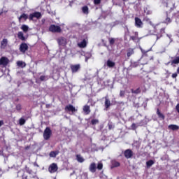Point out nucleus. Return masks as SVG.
I'll return each instance as SVG.
<instances>
[{
	"label": "nucleus",
	"mask_w": 179,
	"mask_h": 179,
	"mask_svg": "<svg viewBox=\"0 0 179 179\" xmlns=\"http://www.w3.org/2000/svg\"><path fill=\"white\" fill-rule=\"evenodd\" d=\"M97 169V166L96 165V163L92 162L89 167V170L91 173H94L96 171V169Z\"/></svg>",
	"instance_id": "nucleus-15"
},
{
	"label": "nucleus",
	"mask_w": 179,
	"mask_h": 179,
	"mask_svg": "<svg viewBox=\"0 0 179 179\" xmlns=\"http://www.w3.org/2000/svg\"><path fill=\"white\" fill-rule=\"evenodd\" d=\"M108 41H109L110 45H114V44L115 43V41H117V39L115 38H109Z\"/></svg>",
	"instance_id": "nucleus-28"
},
{
	"label": "nucleus",
	"mask_w": 179,
	"mask_h": 179,
	"mask_svg": "<svg viewBox=\"0 0 179 179\" xmlns=\"http://www.w3.org/2000/svg\"><path fill=\"white\" fill-rule=\"evenodd\" d=\"M51 135H52V131L50 127H46L43 131V138L45 141H48L51 138Z\"/></svg>",
	"instance_id": "nucleus-1"
},
{
	"label": "nucleus",
	"mask_w": 179,
	"mask_h": 179,
	"mask_svg": "<svg viewBox=\"0 0 179 179\" xmlns=\"http://www.w3.org/2000/svg\"><path fill=\"white\" fill-rule=\"evenodd\" d=\"M83 111L86 115L90 114V106L85 105L83 107Z\"/></svg>",
	"instance_id": "nucleus-20"
},
{
	"label": "nucleus",
	"mask_w": 179,
	"mask_h": 179,
	"mask_svg": "<svg viewBox=\"0 0 179 179\" xmlns=\"http://www.w3.org/2000/svg\"><path fill=\"white\" fill-rule=\"evenodd\" d=\"M19 124H20V125H24V124H26V120H24V118H23V117H21L19 120Z\"/></svg>",
	"instance_id": "nucleus-29"
},
{
	"label": "nucleus",
	"mask_w": 179,
	"mask_h": 179,
	"mask_svg": "<svg viewBox=\"0 0 179 179\" xmlns=\"http://www.w3.org/2000/svg\"><path fill=\"white\" fill-rule=\"evenodd\" d=\"M136 37H138V32H135V36Z\"/></svg>",
	"instance_id": "nucleus-55"
},
{
	"label": "nucleus",
	"mask_w": 179,
	"mask_h": 179,
	"mask_svg": "<svg viewBox=\"0 0 179 179\" xmlns=\"http://www.w3.org/2000/svg\"><path fill=\"white\" fill-rule=\"evenodd\" d=\"M48 171L51 174H54V173H57L58 171V165L55 163H52L48 167Z\"/></svg>",
	"instance_id": "nucleus-3"
},
{
	"label": "nucleus",
	"mask_w": 179,
	"mask_h": 179,
	"mask_svg": "<svg viewBox=\"0 0 179 179\" xmlns=\"http://www.w3.org/2000/svg\"><path fill=\"white\" fill-rule=\"evenodd\" d=\"M111 106V101L108 99V96H105V107L108 108Z\"/></svg>",
	"instance_id": "nucleus-18"
},
{
	"label": "nucleus",
	"mask_w": 179,
	"mask_h": 179,
	"mask_svg": "<svg viewBox=\"0 0 179 179\" xmlns=\"http://www.w3.org/2000/svg\"><path fill=\"white\" fill-rule=\"evenodd\" d=\"M34 166H36V167H40V166H38V164H37L36 162H35V163L34 164Z\"/></svg>",
	"instance_id": "nucleus-52"
},
{
	"label": "nucleus",
	"mask_w": 179,
	"mask_h": 179,
	"mask_svg": "<svg viewBox=\"0 0 179 179\" xmlns=\"http://www.w3.org/2000/svg\"><path fill=\"white\" fill-rule=\"evenodd\" d=\"M159 38H160V37H159V36H157V40H159Z\"/></svg>",
	"instance_id": "nucleus-56"
},
{
	"label": "nucleus",
	"mask_w": 179,
	"mask_h": 179,
	"mask_svg": "<svg viewBox=\"0 0 179 179\" xmlns=\"http://www.w3.org/2000/svg\"><path fill=\"white\" fill-rule=\"evenodd\" d=\"M57 41L60 47H65L66 44H68V41L66 39L65 37L63 36L57 38Z\"/></svg>",
	"instance_id": "nucleus-2"
},
{
	"label": "nucleus",
	"mask_w": 179,
	"mask_h": 179,
	"mask_svg": "<svg viewBox=\"0 0 179 179\" xmlns=\"http://www.w3.org/2000/svg\"><path fill=\"white\" fill-rule=\"evenodd\" d=\"M165 23H171V19H170V17H166Z\"/></svg>",
	"instance_id": "nucleus-45"
},
{
	"label": "nucleus",
	"mask_w": 179,
	"mask_h": 179,
	"mask_svg": "<svg viewBox=\"0 0 179 179\" xmlns=\"http://www.w3.org/2000/svg\"><path fill=\"white\" fill-rule=\"evenodd\" d=\"M2 125H3V120H0V127H1Z\"/></svg>",
	"instance_id": "nucleus-51"
},
{
	"label": "nucleus",
	"mask_w": 179,
	"mask_h": 179,
	"mask_svg": "<svg viewBox=\"0 0 179 179\" xmlns=\"http://www.w3.org/2000/svg\"><path fill=\"white\" fill-rule=\"evenodd\" d=\"M131 93H134V94H139V93H141V88H137L135 90H131Z\"/></svg>",
	"instance_id": "nucleus-30"
},
{
	"label": "nucleus",
	"mask_w": 179,
	"mask_h": 179,
	"mask_svg": "<svg viewBox=\"0 0 179 179\" xmlns=\"http://www.w3.org/2000/svg\"><path fill=\"white\" fill-rule=\"evenodd\" d=\"M108 128L109 129H113V124H108Z\"/></svg>",
	"instance_id": "nucleus-49"
},
{
	"label": "nucleus",
	"mask_w": 179,
	"mask_h": 179,
	"mask_svg": "<svg viewBox=\"0 0 179 179\" xmlns=\"http://www.w3.org/2000/svg\"><path fill=\"white\" fill-rule=\"evenodd\" d=\"M91 123L92 124V125H96V124H99V120L94 119L91 121Z\"/></svg>",
	"instance_id": "nucleus-36"
},
{
	"label": "nucleus",
	"mask_w": 179,
	"mask_h": 179,
	"mask_svg": "<svg viewBox=\"0 0 179 179\" xmlns=\"http://www.w3.org/2000/svg\"><path fill=\"white\" fill-rule=\"evenodd\" d=\"M96 169L98 170H101L103 169V163L99 162Z\"/></svg>",
	"instance_id": "nucleus-38"
},
{
	"label": "nucleus",
	"mask_w": 179,
	"mask_h": 179,
	"mask_svg": "<svg viewBox=\"0 0 179 179\" xmlns=\"http://www.w3.org/2000/svg\"><path fill=\"white\" fill-rule=\"evenodd\" d=\"M17 65L20 68H25L26 67V63L24 62H22V61L17 62Z\"/></svg>",
	"instance_id": "nucleus-21"
},
{
	"label": "nucleus",
	"mask_w": 179,
	"mask_h": 179,
	"mask_svg": "<svg viewBox=\"0 0 179 179\" xmlns=\"http://www.w3.org/2000/svg\"><path fill=\"white\" fill-rule=\"evenodd\" d=\"M27 50H29V45H27L26 43H22L20 45V51L22 52V54H24Z\"/></svg>",
	"instance_id": "nucleus-6"
},
{
	"label": "nucleus",
	"mask_w": 179,
	"mask_h": 179,
	"mask_svg": "<svg viewBox=\"0 0 179 179\" xmlns=\"http://www.w3.org/2000/svg\"><path fill=\"white\" fill-rule=\"evenodd\" d=\"M177 76H178L177 73H174L172 74V78H173V79H176V78H177Z\"/></svg>",
	"instance_id": "nucleus-47"
},
{
	"label": "nucleus",
	"mask_w": 179,
	"mask_h": 179,
	"mask_svg": "<svg viewBox=\"0 0 179 179\" xmlns=\"http://www.w3.org/2000/svg\"><path fill=\"white\" fill-rule=\"evenodd\" d=\"M42 22H44V20H42Z\"/></svg>",
	"instance_id": "nucleus-58"
},
{
	"label": "nucleus",
	"mask_w": 179,
	"mask_h": 179,
	"mask_svg": "<svg viewBox=\"0 0 179 179\" xmlns=\"http://www.w3.org/2000/svg\"><path fill=\"white\" fill-rule=\"evenodd\" d=\"M166 36H167V37H169V38H170L171 43V41H173V39L171 38V35L166 34Z\"/></svg>",
	"instance_id": "nucleus-48"
},
{
	"label": "nucleus",
	"mask_w": 179,
	"mask_h": 179,
	"mask_svg": "<svg viewBox=\"0 0 179 179\" xmlns=\"http://www.w3.org/2000/svg\"><path fill=\"white\" fill-rule=\"evenodd\" d=\"M22 30L23 31L24 33H27V31H29V26L26 25V24H23L21 27Z\"/></svg>",
	"instance_id": "nucleus-27"
},
{
	"label": "nucleus",
	"mask_w": 179,
	"mask_h": 179,
	"mask_svg": "<svg viewBox=\"0 0 179 179\" xmlns=\"http://www.w3.org/2000/svg\"><path fill=\"white\" fill-rule=\"evenodd\" d=\"M168 128L172 131H178L179 129V127L176 124H170L168 126Z\"/></svg>",
	"instance_id": "nucleus-19"
},
{
	"label": "nucleus",
	"mask_w": 179,
	"mask_h": 179,
	"mask_svg": "<svg viewBox=\"0 0 179 179\" xmlns=\"http://www.w3.org/2000/svg\"><path fill=\"white\" fill-rule=\"evenodd\" d=\"M82 11L85 15L89 14V7L87 6H85L82 8Z\"/></svg>",
	"instance_id": "nucleus-22"
},
{
	"label": "nucleus",
	"mask_w": 179,
	"mask_h": 179,
	"mask_svg": "<svg viewBox=\"0 0 179 179\" xmlns=\"http://www.w3.org/2000/svg\"><path fill=\"white\" fill-rule=\"evenodd\" d=\"M171 64H179V57H176L173 60H172Z\"/></svg>",
	"instance_id": "nucleus-31"
},
{
	"label": "nucleus",
	"mask_w": 179,
	"mask_h": 179,
	"mask_svg": "<svg viewBox=\"0 0 179 179\" xmlns=\"http://www.w3.org/2000/svg\"><path fill=\"white\" fill-rule=\"evenodd\" d=\"M131 129H133L134 131H135V129H136V124L135 123H133L131 126Z\"/></svg>",
	"instance_id": "nucleus-44"
},
{
	"label": "nucleus",
	"mask_w": 179,
	"mask_h": 179,
	"mask_svg": "<svg viewBox=\"0 0 179 179\" xmlns=\"http://www.w3.org/2000/svg\"><path fill=\"white\" fill-rule=\"evenodd\" d=\"M46 107H48V105H46Z\"/></svg>",
	"instance_id": "nucleus-59"
},
{
	"label": "nucleus",
	"mask_w": 179,
	"mask_h": 179,
	"mask_svg": "<svg viewBox=\"0 0 179 179\" xmlns=\"http://www.w3.org/2000/svg\"><path fill=\"white\" fill-rule=\"evenodd\" d=\"M65 111L75 113V111H76V108H75V107L73 106L70 104V105H67L65 107Z\"/></svg>",
	"instance_id": "nucleus-11"
},
{
	"label": "nucleus",
	"mask_w": 179,
	"mask_h": 179,
	"mask_svg": "<svg viewBox=\"0 0 179 179\" xmlns=\"http://www.w3.org/2000/svg\"><path fill=\"white\" fill-rule=\"evenodd\" d=\"M46 107H48V105H46Z\"/></svg>",
	"instance_id": "nucleus-60"
},
{
	"label": "nucleus",
	"mask_w": 179,
	"mask_h": 179,
	"mask_svg": "<svg viewBox=\"0 0 179 179\" xmlns=\"http://www.w3.org/2000/svg\"><path fill=\"white\" fill-rule=\"evenodd\" d=\"M25 170H26L27 173H28V174H33V171L31 169H30V168L26 167Z\"/></svg>",
	"instance_id": "nucleus-39"
},
{
	"label": "nucleus",
	"mask_w": 179,
	"mask_h": 179,
	"mask_svg": "<svg viewBox=\"0 0 179 179\" xmlns=\"http://www.w3.org/2000/svg\"><path fill=\"white\" fill-rule=\"evenodd\" d=\"M40 80H41L42 82H44V80H48V76H41L40 77Z\"/></svg>",
	"instance_id": "nucleus-32"
},
{
	"label": "nucleus",
	"mask_w": 179,
	"mask_h": 179,
	"mask_svg": "<svg viewBox=\"0 0 179 179\" xmlns=\"http://www.w3.org/2000/svg\"><path fill=\"white\" fill-rule=\"evenodd\" d=\"M90 58V56L87 57V56H85V62H87L89 59Z\"/></svg>",
	"instance_id": "nucleus-50"
},
{
	"label": "nucleus",
	"mask_w": 179,
	"mask_h": 179,
	"mask_svg": "<svg viewBox=\"0 0 179 179\" xmlns=\"http://www.w3.org/2000/svg\"><path fill=\"white\" fill-rule=\"evenodd\" d=\"M106 66H108V68H114V66H115V62H113L110 59H108L106 62Z\"/></svg>",
	"instance_id": "nucleus-17"
},
{
	"label": "nucleus",
	"mask_w": 179,
	"mask_h": 179,
	"mask_svg": "<svg viewBox=\"0 0 179 179\" xmlns=\"http://www.w3.org/2000/svg\"><path fill=\"white\" fill-rule=\"evenodd\" d=\"M76 159H77V162H78L79 163H83V162H85V158L81 157L80 155H77Z\"/></svg>",
	"instance_id": "nucleus-24"
},
{
	"label": "nucleus",
	"mask_w": 179,
	"mask_h": 179,
	"mask_svg": "<svg viewBox=\"0 0 179 179\" xmlns=\"http://www.w3.org/2000/svg\"><path fill=\"white\" fill-rule=\"evenodd\" d=\"M49 30L50 31H52V33H61V27L52 24L50 25Z\"/></svg>",
	"instance_id": "nucleus-4"
},
{
	"label": "nucleus",
	"mask_w": 179,
	"mask_h": 179,
	"mask_svg": "<svg viewBox=\"0 0 179 179\" xmlns=\"http://www.w3.org/2000/svg\"><path fill=\"white\" fill-rule=\"evenodd\" d=\"M9 62V60L6 57H1L0 59V65H3V66H6Z\"/></svg>",
	"instance_id": "nucleus-13"
},
{
	"label": "nucleus",
	"mask_w": 179,
	"mask_h": 179,
	"mask_svg": "<svg viewBox=\"0 0 179 179\" xmlns=\"http://www.w3.org/2000/svg\"><path fill=\"white\" fill-rule=\"evenodd\" d=\"M71 69L73 73L78 72L80 69V64L71 65Z\"/></svg>",
	"instance_id": "nucleus-10"
},
{
	"label": "nucleus",
	"mask_w": 179,
	"mask_h": 179,
	"mask_svg": "<svg viewBox=\"0 0 179 179\" xmlns=\"http://www.w3.org/2000/svg\"><path fill=\"white\" fill-rule=\"evenodd\" d=\"M101 2V0H94V5H99Z\"/></svg>",
	"instance_id": "nucleus-43"
},
{
	"label": "nucleus",
	"mask_w": 179,
	"mask_h": 179,
	"mask_svg": "<svg viewBox=\"0 0 179 179\" xmlns=\"http://www.w3.org/2000/svg\"><path fill=\"white\" fill-rule=\"evenodd\" d=\"M87 45V42L86 41V39H83L81 42L78 43V46L80 48H85Z\"/></svg>",
	"instance_id": "nucleus-14"
},
{
	"label": "nucleus",
	"mask_w": 179,
	"mask_h": 179,
	"mask_svg": "<svg viewBox=\"0 0 179 179\" xmlns=\"http://www.w3.org/2000/svg\"><path fill=\"white\" fill-rule=\"evenodd\" d=\"M157 115H158V117L160 118V120H164L165 118L164 115L161 113L159 109L157 110Z\"/></svg>",
	"instance_id": "nucleus-25"
},
{
	"label": "nucleus",
	"mask_w": 179,
	"mask_h": 179,
	"mask_svg": "<svg viewBox=\"0 0 179 179\" xmlns=\"http://www.w3.org/2000/svg\"><path fill=\"white\" fill-rule=\"evenodd\" d=\"M134 53H135V52L134 51V49L129 48L127 50V55L128 58H129V57H131V55H134Z\"/></svg>",
	"instance_id": "nucleus-23"
},
{
	"label": "nucleus",
	"mask_w": 179,
	"mask_h": 179,
	"mask_svg": "<svg viewBox=\"0 0 179 179\" xmlns=\"http://www.w3.org/2000/svg\"><path fill=\"white\" fill-rule=\"evenodd\" d=\"M125 94V92L124 91H120V97H124V95Z\"/></svg>",
	"instance_id": "nucleus-46"
},
{
	"label": "nucleus",
	"mask_w": 179,
	"mask_h": 179,
	"mask_svg": "<svg viewBox=\"0 0 179 179\" xmlns=\"http://www.w3.org/2000/svg\"><path fill=\"white\" fill-rule=\"evenodd\" d=\"M16 110H17V111H20V110H22V105L17 104V105L16 106Z\"/></svg>",
	"instance_id": "nucleus-42"
},
{
	"label": "nucleus",
	"mask_w": 179,
	"mask_h": 179,
	"mask_svg": "<svg viewBox=\"0 0 179 179\" xmlns=\"http://www.w3.org/2000/svg\"><path fill=\"white\" fill-rule=\"evenodd\" d=\"M132 156H134L132 150L128 149L124 151V157H126V159H131Z\"/></svg>",
	"instance_id": "nucleus-8"
},
{
	"label": "nucleus",
	"mask_w": 179,
	"mask_h": 179,
	"mask_svg": "<svg viewBox=\"0 0 179 179\" xmlns=\"http://www.w3.org/2000/svg\"><path fill=\"white\" fill-rule=\"evenodd\" d=\"M112 166H113V167H119L120 162H113L112 163Z\"/></svg>",
	"instance_id": "nucleus-37"
},
{
	"label": "nucleus",
	"mask_w": 179,
	"mask_h": 179,
	"mask_svg": "<svg viewBox=\"0 0 179 179\" xmlns=\"http://www.w3.org/2000/svg\"><path fill=\"white\" fill-rule=\"evenodd\" d=\"M27 19H29V15H27V14H25V13H23L18 17V20L20 22H26Z\"/></svg>",
	"instance_id": "nucleus-9"
},
{
	"label": "nucleus",
	"mask_w": 179,
	"mask_h": 179,
	"mask_svg": "<svg viewBox=\"0 0 179 179\" xmlns=\"http://www.w3.org/2000/svg\"><path fill=\"white\" fill-rule=\"evenodd\" d=\"M1 50H5L8 47V39L3 38L1 42Z\"/></svg>",
	"instance_id": "nucleus-12"
},
{
	"label": "nucleus",
	"mask_w": 179,
	"mask_h": 179,
	"mask_svg": "<svg viewBox=\"0 0 179 179\" xmlns=\"http://www.w3.org/2000/svg\"><path fill=\"white\" fill-rule=\"evenodd\" d=\"M0 153H1V151H0Z\"/></svg>",
	"instance_id": "nucleus-61"
},
{
	"label": "nucleus",
	"mask_w": 179,
	"mask_h": 179,
	"mask_svg": "<svg viewBox=\"0 0 179 179\" xmlns=\"http://www.w3.org/2000/svg\"><path fill=\"white\" fill-rule=\"evenodd\" d=\"M153 164H155V161H153V160H149L146 162V166H147L148 169H150V167H152V166H153Z\"/></svg>",
	"instance_id": "nucleus-26"
},
{
	"label": "nucleus",
	"mask_w": 179,
	"mask_h": 179,
	"mask_svg": "<svg viewBox=\"0 0 179 179\" xmlns=\"http://www.w3.org/2000/svg\"><path fill=\"white\" fill-rule=\"evenodd\" d=\"M22 178H24V175H22Z\"/></svg>",
	"instance_id": "nucleus-57"
},
{
	"label": "nucleus",
	"mask_w": 179,
	"mask_h": 179,
	"mask_svg": "<svg viewBox=\"0 0 179 179\" xmlns=\"http://www.w3.org/2000/svg\"><path fill=\"white\" fill-rule=\"evenodd\" d=\"M3 13V10H1V11H0V15H2Z\"/></svg>",
	"instance_id": "nucleus-54"
},
{
	"label": "nucleus",
	"mask_w": 179,
	"mask_h": 179,
	"mask_svg": "<svg viewBox=\"0 0 179 179\" xmlns=\"http://www.w3.org/2000/svg\"><path fill=\"white\" fill-rule=\"evenodd\" d=\"M139 66V63L137 62H134L131 63L132 68H136V66Z\"/></svg>",
	"instance_id": "nucleus-35"
},
{
	"label": "nucleus",
	"mask_w": 179,
	"mask_h": 179,
	"mask_svg": "<svg viewBox=\"0 0 179 179\" xmlns=\"http://www.w3.org/2000/svg\"><path fill=\"white\" fill-rule=\"evenodd\" d=\"M140 50H141L142 54H143V55H145V54H146V52H149V51H150L151 49H150V50H147V51H145V50H143L142 48H140Z\"/></svg>",
	"instance_id": "nucleus-40"
},
{
	"label": "nucleus",
	"mask_w": 179,
	"mask_h": 179,
	"mask_svg": "<svg viewBox=\"0 0 179 179\" xmlns=\"http://www.w3.org/2000/svg\"><path fill=\"white\" fill-rule=\"evenodd\" d=\"M135 26L139 29L143 27V22H142V20L139 17L135 18Z\"/></svg>",
	"instance_id": "nucleus-7"
},
{
	"label": "nucleus",
	"mask_w": 179,
	"mask_h": 179,
	"mask_svg": "<svg viewBox=\"0 0 179 179\" xmlns=\"http://www.w3.org/2000/svg\"><path fill=\"white\" fill-rule=\"evenodd\" d=\"M57 155H58V153H57V152L52 151L50 153V157H57Z\"/></svg>",
	"instance_id": "nucleus-33"
},
{
	"label": "nucleus",
	"mask_w": 179,
	"mask_h": 179,
	"mask_svg": "<svg viewBox=\"0 0 179 179\" xmlns=\"http://www.w3.org/2000/svg\"><path fill=\"white\" fill-rule=\"evenodd\" d=\"M70 177H71V179H78V176L75 173V171L71 173Z\"/></svg>",
	"instance_id": "nucleus-34"
},
{
	"label": "nucleus",
	"mask_w": 179,
	"mask_h": 179,
	"mask_svg": "<svg viewBox=\"0 0 179 179\" xmlns=\"http://www.w3.org/2000/svg\"><path fill=\"white\" fill-rule=\"evenodd\" d=\"M130 38H131L133 41H136V40H139V38H138L137 36H130Z\"/></svg>",
	"instance_id": "nucleus-41"
},
{
	"label": "nucleus",
	"mask_w": 179,
	"mask_h": 179,
	"mask_svg": "<svg viewBox=\"0 0 179 179\" xmlns=\"http://www.w3.org/2000/svg\"><path fill=\"white\" fill-rule=\"evenodd\" d=\"M161 33H164V28H162V29H161Z\"/></svg>",
	"instance_id": "nucleus-53"
},
{
	"label": "nucleus",
	"mask_w": 179,
	"mask_h": 179,
	"mask_svg": "<svg viewBox=\"0 0 179 179\" xmlns=\"http://www.w3.org/2000/svg\"><path fill=\"white\" fill-rule=\"evenodd\" d=\"M34 17H36V19H41V13L40 12H35L32 14H30L29 16V20H33Z\"/></svg>",
	"instance_id": "nucleus-5"
},
{
	"label": "nucleus",
	"mask_w": 179,
	"mask_h": 179,
	"mask_svg": "<svg viewBox=\"0 0 179 179\" xmlns=\"http://www.w3.org/2000/svg\"><path fill=\"white\" fill-rule=\"evenodd\" d=\"M17 37L20 40H22V41H26V40H27V38L24 36V34L22 31L17 33Z\"/></svg>",
	"instance_id": "nucleus-16"
}]
</instances>
